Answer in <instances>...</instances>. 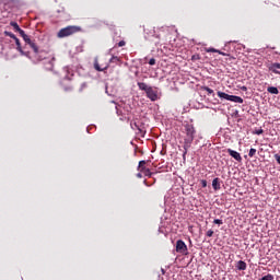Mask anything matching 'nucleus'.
Segmentation results:
<instances>
[{"instance_id":"26","label":"nucleus","mask_w":280,"mask_h":280,"mask_svg":"<svg viewBox=\"0 0 280 280\" xmlns=\"http://www.w3.org/2000/svg\"><path fill=\"white\" fill-rule=\"evenodd\" d=\"M189 148H184V152H183V160L185 161L187 159V152H188Z\"/></svg>"},{"instance_id":"30","label":"nucleus","mask_w":280,"mask_h":280,"mask_svg":"<svg viewBox=\"0 0 280 280\" xmlns=\"http://www.w3.org/2000/svg\"><path fill=\"white\" fill-rule=\"evenodd\" d=\"M207 237H213V230H209L207 232Z\"/></svg>"},{"instance_id":"18","label":"nucleus","mask_w":280,"mask_h":280,"mask_svg":"<svg viewBox=\"0 0 280 280\" xmlns=\"http://www.w3.org/2000/svg\"><path fill=\"white\" fill-rule=\"evenodd\" d=\"M207 51H208V54H220L221 56H224V52H222L215 48H208Z\"/></svg>"},{"instance_id":"1","label":"nucleus","mask_w":280,"mask_h":280,"mask_svg":"<svg viewBox=\"0 0 280 280\" xmlns=\"http://www.w3.org/2000/svg\"><path fill=\"white\" fill-rule=\"evenodd\" d=\"M185 135L183 148H191V143H194V139L196 137V128H194V125L185 126Z\"/></svg>"},{"instance_id":"29","label":"nucleus","mask_w":280,"mask_h":280,"mask_svg":"<svg viewBox=\"0 0 280 280\" xmlns=\"http://www.w3.org/2000/svg\"><path fill=\"white\" fill-rule=\"evenodd\" d=\"M213 224H224V222H222V220H220V219H214V221H213Z\"/></svg>"},{"instance_id":"19","label":"nucleus","mask_w":280,"mask_h":280,"mask_svg":"<svg viewBox=\"0 0 280 280\" xmlns=\"http://www.w3.org/2000/svg\"><path fill=\"white\" fill-rule=\"evenodd\" d=\"M140 172L141 174H144V176H149V177L152 176V172H150V168L144 167V168H141Z\"/></svg>"},{"instance_id":"3","label":"nucleus","mask_w":280,"mask_h":280,"mask_svg":"<svg viewBox=\"0 0 280 280\" xmlns=\"http://www.w3.org/2000/svg\"><path fill=\"white\" fill-rule=\"evenodd\" d=\"M20 36H22V38L26 43V45H30L31 49H33V51H34V54H36V56H38V54H40V51H38V46L36 45V43H34L30 38V35L25 34V31H21Z\"/></svg>"},{"instance_id":"12","label":"nucleus","mask_w":280,"mask_h":280,"mask_svg":"<svg viewBox=\"0 0 280 280\" xmlns=\"http://www.w3.org/2000/svg\"><path fill=\"white\" fill-rule=\"evenodd\" d=\"M236 268H237V270H246L247 265H246V262L244 260H238L236 262Z\"/></svg>"},{"instance_id":"20","label":"nucleus","mask_w":280,"mask_h":280,"mask_svg":"<svg viewBox=\"0 0 280 280\" xmlns=\"http://www.w3.org/2000/svg\"><path fill=\"white\" fill-rule=\"evenodd\" d=\"M201 90H202V91H207V92H208V95H215V94L213 93V90L210 89L209 86H202Z\"/></svg>"},{"instance_id":"27","label":"nucleus","mask_w":280,"mask_h":280,"mask_svg":"<svg viewBox=\"0 0 280 280\" xmlns=\"http://www.w3.org/2000/svg\"><path fill=\"white\" fill-rule=\"evenodd\" d=\"M109 62H119V57L113 56L109 60Z\"/></svg>"},{"instance_id":"2","label":"nucleus","mask_w":280,"mask_h":280,"mask_svg":"<svg viewBox=\"0 0 280 280\" xmlns=\"http://www.w3.org/2000/svg\"><path fill=\"white\" fill-rule=\"evenodd\" d=\"M80 32V26H67L58 32V38H67V36H73Z\"/></svg>"},{"instance_id":"6","label":"nucleus","mask_w":280,"mask_h":280,"mask_svg":"<svg viewBox=\"0 0 280 280\" xmlns=\"http://www.w3.org/2000/svg\"><path fill=\"white\" fill-rule=\"evenodd\" d=\"M267 69L271 73H275L276 75H280V63L279 62L268 63Z\"/></svg>"},{"instance_id":"7","label":"nucleus","mask_w":280,"mask_h":280,"mask_svg":"<svg viewBox=\"0 0 280 280\" xmlns=\"http://www.w3.org/2000/svg\"><path fill=\"white\" fill-rule=\"evenodd\" d=\"M228 154H230V156H232V159H235V161H237L238 163H242V155L240 154V152L228 149Z\"/></svg>"},{"instance_id":"34","label":"nucleus","mask_w":280,"mask_h":280,"mask_svg":"<svg viewBox=\"0 0 280 280\" xmlns=\"http://www.w3.org/2000/svg\"><path fill=\"white\" fill-rule=\"evenodd\" d=\"M201 187H203V188L207 187V180L206 179L201 180Z\"/></svg>"},{"instance_id":"24","label":"nucleus","mask_w":280,"mask_h":280,"mask_svg":"<svg viewBox=\"0 0 280 280\" xmlns=\"http://www.w3.org/2000/svg\"><path fill=\"white\" fill-rule=\"evenodd\" d=\"M253 135H264V129H255L254 131H253Z\"/></svg>"},{"instance_id":"25","label":"nucleus","mask_w":280,"mask_h":280,"mask_svg":"<svg viewBox=\"0 0 280 280\" xmlns=\"http://www.w3.org/2000/svg\"><path fill=\"white\" fill-rule=\"evenodd\" d=\"M143 165H145V161L142 160L139 162L138 170L141 171L142 168H145V166H143Z\"/></svg>"},{"instance_id":"17","label":"nucleus","mask_w":280,"mask_h":280,"mask_svg":"<svg viewBox=\"0 0 280 280\" xmlns=\"http://www.w3.org/2000/svg\"><path fill=\"white\" fill-rule=\"evenodd\" d=\"M268 93H271V95H279V89L275 88V86H269L267 89Z\"/></svg>"},{"instance_id":"15","label":"nucleus","mask_w":280,"mask_h":280,"mask_svg":"<svg viewBox=\"0 0 280 280\" xmlns=\"http://www.w3.org/2000/svg\"><path fill=\"white\" fill-rule=\"evenodd\" d=\"M130 126L132 130H139V132H143V128L141 127V125H139V122H131Z\"/></svg>"},{"instance_id":"36","label":"nucleus","mask_w":280,"mask_h":280,"mask_svg":"<svg viewBox=\"0 0 280 280\" xmlns=\"http://www.w3.org/2000/svg\"><path fill=\"white\" fill-rule=\"evenodd\" d=\"M49 69H54V61H50V67Z\"/></svg>"},{"instance_id":"23","label":"nucleus","mask_w":280,"mask_h":280,"mask_svg":"<svg viewBox=\"0 0 280 280\" xmlns=\"http://www.w3.org/2000/svg\"><path fill=\"white\" fill-rule=\"evenodd\" d=\"M255 154H257V149H250L248 156H250V159H253V156H255Z\"/></svg>"},{"instance_id":"38","label":"nucleus","mask_w":280,"mask_h":280,"mask_svg":"<svg viewBox=\"0 0 280 280\" xmlns=\"http://www.w3.org/2000/svg\"><path fill=\"white\" fill-rule=\"evenodd\" d=\"M51 60L54 61V60H56V58H52Z\"/></svg>"},{"instance_id":"14","label":"nucleus","mask_w":280,"mask_h":280,"mask_svg":"<svg viewBox=\"0 0 280 280\" xmlns=\"http://www.w3.org/2000/svg\"><path fill=\"white\" fill-rule=\"evenodd\" d=\"M138 88L140 89V91H145V93H148V90H150L152 86H148V84L143 82H138Z\"/></svg>"},{"instance_id":"13","label":"nucleus","mask_w":280,"mask_h":280,"mask_svg":"<svg viewBox=\"0 0 280 280\" xmlns=\"http://www.w3.org/2000/svg\"><path fill=\"white\" fill-rule=\"evenodd\" d=\"M10 25H11V27H13V30H14L15 32H19V34H21V32H24V31L21 28V26H19V23H16V22H14V21L10 22Z\"/></svg>"},{"instance_id":"10","label":"nucleus","mask_w":280,"mask_h":280,"mask_svg":"<svg viewBox=\"0 0 280 280\" xmlns=\"http://www.w3.org/2000/svg\"><path fill=\"white\" fill-rule=\"evenodd\" d=\"M94 69L96 71H106V69H108V66L101 68L100 62L97 61V58H95L94 59Z\"/></svg>"},{"instance_id":"35","label":"nucleus","mask_w":280,"mask_h":280,"mask_svg":"<svg viewBox=\"0 0 280 280\" xmlns=\"http://www.w3.org/2000/svg\"><path fill=\"white\" fill-rule=\"evenodd\" d=\"M137 178H143V175L141 173H138Z\"/></svg>"},{"instance_id":"37","label":"nucleus","mask_w":280,"mask_h":280,"mask_svg":"<svg viewBox=\"0 0 280 280\" xmlns=\"http://www.w3.org/2000/svg\"><path fill=\"white\" fill-rule=\"evenodd\" d=\"M162 273L165 275V269H162Z\"/></svg>"},{"instance_id":"5","label":"nucleus","mask_w":280,"mask_h":280,"mask_svg":"<svg viewBox=\"0 0 280 280\" xmlns=\"http://www.w3.org/2000/svg\"><path fill=\"white\" fill-rule=\"evenodd\" d=\"M147 97L151 100V102H156L159 100V90L149 88L147 91Z\"/></svg>"},{"instance_id":"33","label":"nucleus","mask_w":280,"mask_h":280,"mask_svg":"<svg viewBox=\"0 0 280 280\" xmlns=\"http://www.w3.org/2000/svg\"><path fill=\"white\" fill-rule=\"evenodd\" d=\"M191 60H200V56L194 55V56L191 57Z\"/></svg>"},{"instance_id":"32","label":"nucleus","mask_w":280,"mask_h":280,"mask_svg":"<svg viewBox=\"0 0 280 280\" xmlns=\"http://www.w3.org/2000/svg\"><path fill=\"white\" fill-rule=\"evenodd\" d=\"M126 46V42L125 40H120L119 43H118V47H125Z\"/></svg>"},{"instance_id":"16","label":"nucleus","mask_w":280,"mask_h":280,"mask_svg":"<svg viewBox=\"0 0 280 280\" xmlns=\"http://www.w3.org/2000/svg\"><path fill=\"white\" fill-rule=\"evenodd\" d=\"M212 187L214 191H218L220 189V179L219 178H214L212 180Z\"/></svg>"},{"instance_id":"11","label":"nucleus","mask_w":280,"mask_h":280,"mask_svg":"<svg viewBox=\"0 0 280 280\" xmlns=\"http://www.w3.org/2000/svg\"><path fill=\"white\" fill-rule=\"evenodd\" d=\"M217 95H218V97H220L221 100H226L228 102H230L231 101V95L230 94H226V93H224V92H218L217 93Z\"/></svg>"},{"instance_id":"31","label":"nucleus","mask_w":280,"mask_h":280,"mask_svg":"<svg viewBox=\"0 0 280 280\" xmlns=\"http://www.w3.org/2000/svg\"><path fill=\"white\" fill-rule=\"evenodd\" d=\"M273 156H275V159H276L278 165H280V155H279V154H275Z\"/></svg>"},{"instance_id":"4","label":"nucleus","mask_w":280,"mask_h":280,"mask_svg":"<svg viewBox=\"0 0 280 280\" xmlns=\"http://www.w3.org/2000/svg\"><path fill=\"white\" fill-rule=\"evenodd\" d=\"M176 253L179 255H189V249L187 248V244L183 242V240H178L175 245Z\"/></svg>"},{"instance_id":"28","label":"nucleus","mask_w":280,"mask_h":280,"mask_svg":"<svg viewBox=\"0 0 280 280\" xmlns=\"http://www.w3.org/2000/svg\"><path fill=\"white\" fill-rule=\"evenodd\" d=\"M149 65H151V67H153V65H156V59L151 58V59L149 60Z\"/></svg>"},{"instance_id":"22","label":"nucleus","mask_w":280,"mask_h":280,"mask_svg":"<svg viewBox=\"0 0 280 280\" xmlns=\"http://www.w3.org/2000/svg\"><path fill=\"white\" fill-rule=\"evenodd\" d=\"M260 280H275V276L268 273L267 276H264Z\"/></svg>"},{"instance_id":"21","label":"nucleus","mask_w":280,"mask_h":280,"mask_svg":"<svg viewBox=\"0 0 280 280\" xmlns=\"http://www.w3.org/2000/svg\"><path fill=\"white\" fill-rule=\"evenodd\" d=\"M4 36H9V38H12L13 40L16 38V35L12 32L4 31Z\"/></svg>"},{"instance_id":"9","label":"nucleus","mask_w":280,"mask_h":280,"mask_svg":"<svg viewBox=\"0 0 280 280\" xmlns=\"http://www.w3.org/2000/svg\"><path fill=\"white\" fill-rule=\"evenodd\" d=\"M14 40H15L18 51H20L22 56H27V54L23 51V48L21 47V40H19L18 37H15Z\"/></svg>"},{"instance_id":"8","label":"nucleus","mask_w":280,"mask_h":280,"mask_svg":"<svg viewBox=\"0 0 280 280\" xmlns=\"http://www.w3.org/2000/svg\"><path fill=\"white\" fill-rule=\"evenodd\" d=\"M230 102H234L235 104H244V98L241 96L230 95Z\"/></svg>"}]
</instances>
